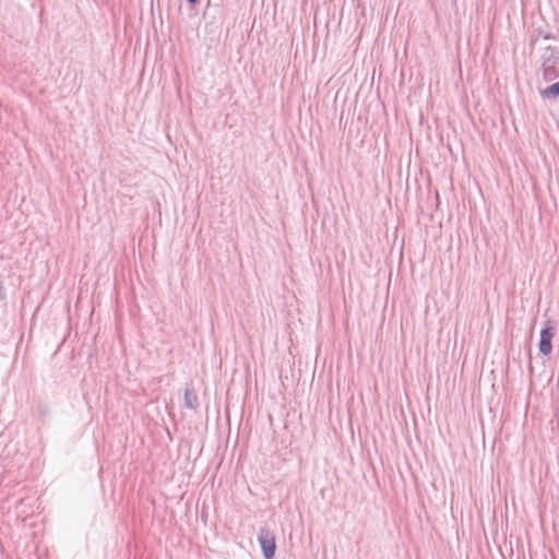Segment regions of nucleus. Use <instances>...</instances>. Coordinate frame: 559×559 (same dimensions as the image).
Returning <instances> with one entry per match:
<instances>
[{"instance_id":"2","label":"nucleus","mask_w":559,"mask_h":559,"mask_svg":"<svg viewBox=\"0 0 559 559\" xmlns=\"http://www.w3.org/2000/svg\"><path fill=\"white\" fill-rule=\"evenodd\" d=\"M555 335V328L550 322H546L545 326L540 330L538 349L543 356H548L552 350V338Z\"/></svg>"},{"instance_id":"1","label":"nucleus","mask_w":559,"mask_h":559,"mask_svg":"<svg viewBox=\"0 0 559 559\" xmlns=\"http://www.w3.org/2000/svg\"><path fill=\"white\" fill-rule=\"evenodd\" d=\"M543 78L550 82L559 76V51L556 48H546L543 55Z\"/></svg>"},{"instance_id":"6","label":"nucleus","mask_w":559,"mask_h":559,"mask_svg":"<svg viewBox=\"0 0 559 559\" xmlns=\"http://www.w3.org/2000/svg\"><path fill=\"white\" fill-rule=\"evenodd\" d=\"M198 1H199V0H187V2H188V3H190V4H194V3H197Z\"/></svg>"},{"instance_id":"3","label":"nucleus","mask_w":559,"mask_h":559,"mask_svg":"<svg viewBox=\"0 0 559 559\" xmlns=\"http://www.w3.org/2000/svg\"><path fill=\"white\" fill-rule=\"evenodd\" d=\"M263 556L265 559H272L275 555L276 544L274 537L267 530H261L258 536Z\"/></svg>"},{"instance_id":"5","label":"nucleus","mask_w":559,"mask_h":559,"mask_svg":"<svg viewBox=\"0 0 559 559\" xmlns=\"http://www.w3.org/2000/svg\"><path fill=\"white\" fill-rule=\"evenodd\" d=\"M542 96L544 98H558L559 97V81L549 85L547 88L542 91Z\"/></svg>"},{"instance_id":"4","label":"nucleus","mask_w":559,"mask_h":559,"mask_svg":"<svg viewBox=\"0 0 559 559\" xmlns=\"http://www.w3.org/2000/svg\"><path fill=\"white\" fill-rule=\"evenodd\" d=\"M185 406L190 409H195L199 406V397L193 389L187 388L185 391Z\"/></svg>"},{"instance_id":"7","label":"nucleus","mask_w":559,"mask_h":559,"mask_svg":"<svg viewBox=\"0 0 559 559\" xmlns=\"http://www.w3.org/2000/svg\"><path fill=\"white\" fill-rule=\"evenodd\" d=\"M544 38H545V39H550V38H552V36H550L549 34H547V35H545V36H544Z\"/></svg>"}]
</instances>
